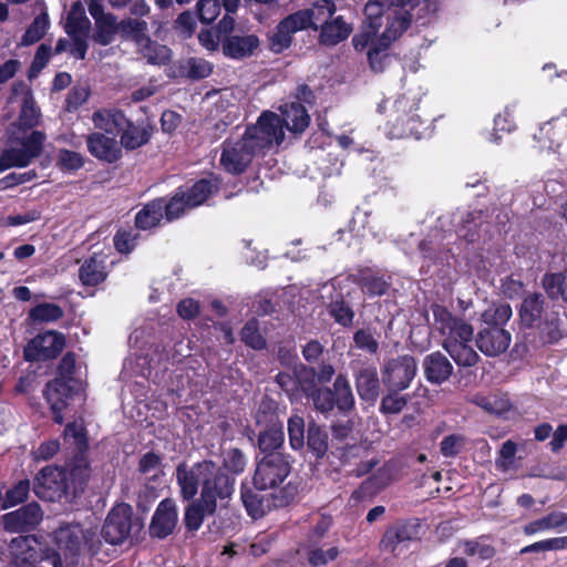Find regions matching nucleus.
I'll use <instances>...</instances> for the list:
<instances>
[{
  "label": "nucleus",
  "instance_id": "obj_5",
  "mask_svg": "<svg viewBox=\"0 0 567 567\" xmlns=\"http://www.w3.org/2000/svg\"><path fill=\"white\" fill-rule=\"evenodd\" d=\"M244 138L256 154L280 145L285 140L281 117L270 111L262 112L257 123L246 130Z\"/></svg>",
  "mask_w": 567,
  "mask_h": 567
},
{
  "label": "nucleus",
  "instance_id": "obj_41",
  "mask_svg": "<svg viewBox=\"0 0 567 567\" xmlns=\"http://www.w3.org/2000/svg\"><path fill=\"white\" fill-rule=\"evenodd\" d=\"M473 402L489 413L503 415L512 408L505 394L475 395Z\"/></svg>",
  "mask_w": 567,
  "mask_h": 567
},
{
  "label": "nucleus",
  "instance_id": "obj_9",
  "mask_svg": "<svg viewBox=\"0 0 567 567\" xmlns=\"http://www.w3.org/2000/svg\"><path fill=\"white\" fill-rule=\"evenodd\" d=\"M290 473V462L282 453L266 454L255 471L254 484L258 488H276Z\"/></svg>",
  "mask_w": 567,
  "mask_h": 567
},
{
  "label": "nucleus",
  "instance_id": "obj_18",
  "mask_svg": "<svg viewBox=\"0 0 567 567\" xmlns=\"http://www.w3.org/2000/svg\"><path fill=\"white\" fill-rule=\"evenodd\" d=\"M417 530L411 524H395L389 527L381 540V547L384 551L395 556L402 554L409 546V543L415 539Z\"/></svg>",
  "mask_w": 567,
  "mask_h": 567
},
{
  "label": "nucleus",
  "instance_id": "obj_48",
  "mask_svg": "<svg viewBox=\"0 0 567 567\" xmlns=\"http://www.w3.org/2000/svg\"><path fill=\"white\" fill-rule=\"evenodd\" d=\"M543 286L551 299L561 297L567 301V275L549 274L543 278Z\"/></svg>",
  "mask_w": 567,
  "mask_h": 567
},
{
  "label": "nucleus",
  "instance_id": "obj_58",
  "mask_svg": "<svg viewBox=\"0 0 567 567\" xmlns=\"http://www.w3.org/2000/svg\"><path fill=\"white\" fill-rule=\"evenodd\" d=\"M58 166L64 171H78L84 164L83 156L74 151L60 150L56 156Z\"/></svg>",
  "mask_w": 567,
  "mask_h": 567
},
{
  "label": "nucleus",
  "instance_id": "obj_24",
  "mask_svg": "<svg viewBox=\"0 0 567 567\" xmlns=\"http://www.w3.org/2000/svg\"><path fill=\"white\" fill-rule=\"evenodd\" d=\"M357 392L361 400L374 403L380 393V381L377 369L363 365L354 374Z\"/></svg>",
  "mask_w": 567,
  "mask_h": 567
},
{
  "label": "nucleus",
  "instance_id": "obj_22",
  "mask_svg": "<svg viewBox=\"0 0 567 567\" xmlns=\"http://www.w3.org/2000/svg\"><path fill=\"white\" fill-rule=\"evenodd\" d=\"M256 420L258 424L262 422L269 423V427L261 431L258 437L260 451L267 454L277 453L276 450L282 445L285 439L282 426L276 422L274 413L261 416L260 412H258Z\"/></svg>",
  "mask_w": 567,
  "mask_h": 567
},
{
  "label": "nucleus",
  "instance_id": "obj_11",
  "mask_svg": "<svg viewBox=\"0 0 567 567\" xmlns=\"http://www.w3.org/2000/svg\"><path fill=\"white\" fill-rule=\"evenodd\" d=\"M417 370L413 357L403 355L390 360L382 371V380L388 390L403 391L410 386Z\"/></svg>",
  "mask_w": 567,
  "mask_h": 567
},
{
  "label": "nucleus",
  "instance_id": "obj_42",
  "mask_svg": "<svg viewBox=\"0 0 567 567\" xmlns=\"http://www.w3.org/2000/svg\"><path fill=\"white\" fill-rule=\"evenodd\" d=\"M138 51L150 64H166L171 59V50L166 45L152 41L150 38L138 47Z\"/></svg>",
  "mask_w": 567,
  "mask_h": 567
},
{
  "label": "nucleus",
  "instance_id": "obj_25",
  "mask_svg": "<svg viewBox=\"0 0 567 567\" xmlns=\"http://www.w3.org/2000/svg\"><path fill=\"white\" fill-rule=\"evenodd\" d=\"M221 45L226 56L240 60L255 52L259 47V39L255 34L229 35L223 40Z\"/></svg>",
  "mask_w": 567,
  "mask_h": 567
},
{
  "label": "nucleus",
  "instance_id": "obj_13",
  "mask_svg": "<svg viewBox=\"0 0 567 567\" xmlns=\"http://www.w3.org/2000/svg\"><path fill=\"white\" fill-rule=\"evenodd\" d=\"M256 155V152L243 136L240 140L226 141L224 143L220 164L227 172L240 174Z\"/></svg>",
  "mask_w": 567,
  "mask_h": 567
},
{
  "label": "nucleus",
  "instance_id": "obj_30",
  "mask_svg": "<svg viewBox=\"0 0 567 567\" xmlns=\"http://www.w3.org/2000/svg\"><path fill=\"white\" fill-rule=\"evenodd\" d=\"M106 276L105 258L97 254L86 259L79 269V278L84 286H97Z\"/></svg>",
  "mask_w": 567,
  "mask_h": 567
},
{
  "label": "nucleus",
  "instance_id": "obj_7",
  "mask_svg": "<svg viewBox=\"0 0 567 567\" xmlns=\"http://www.w3.org/2000/svg\"><path fill=\"white\" fill-rule=\"evenodd\" d=\"M141 524L133 519V508L124 503L115 505L107 514L101 535L111 545H120L133 533L138 532Z\"/></svg>",
  "mask_w": 567,
  "mask_h": 567
},
{
  "label": "nucleus",
  "instance_id": "obj_3",
  "mask_svg": "<svg viewBox=\"0 0 567 567\" xmlns=\"http://www.w3.org/2000/svg\"><path fill=\"white\" fill-rule=\"evenodd\" d=\"M183 499H193L200 489L199 498L207 509L226 506L235 489V480L213 461H202L193 465L181 463L175 472Z\"/></svg>",
  "mask_w": 567,
  "mask_h": 567
},
{
  "label": "nucleus",
  "instance_id": "obj_16",
  "mask_svg": "<svg viewBox=\"0 0 567 567\" xmlns=\"http://www.w3.org/2000/svg\"><path fill=\"white\" fill-rule=\"evenodd\" d=\"M85 141L90 154L100 161L114 163L122 156V148L115 136L93 132Z\"/></svg>",
  "mask_w": 567,
  "mask_h": 567
},
{
  "label": "nucleus",
  "instance_id": "obj_31",
  "mask_svg": "<svg viewBox=\"0 0 567 567\" xmlns=\"http://www.w3.org/2000/svg\"><path fill=\"white\" fill-rule=\"evenodd\" d=\"M66 473L69 487L74 492L81 488L91 476V467L87 456L84 452H78L73 460L63 468Z\"/></svg>",
  "mask_w": 567,
  "mask_h": 567
},
{
  "label": "nucleus",
  "instance_id": "obj_21",
  "mask_svg": "<svg viewBox=\"0 0 567 567\" xmlns=\"http://www.w3.org/2000/svg\"><path fill=\"white\" fill-rule=\"evenodd\" d=\"M176 523L175 502L166 498L158 504L151 522L150 532L155 537L164 538L173 533Z\"/></svg>",
  "mask_w": 567,
  "mask_h": 567
},
{
  "label": "nucleus",
  "instance_id": "obj_34",
  "mask_svg": "<svg viewBox=\"0 0 567 567\" xmlns=\"http://www.w3.org/2000/svg\"><path fill=\"white\" fill-rule=\"evenodd\" d=\"M340 554L337 546H321L319 543H307L305 557L310 567H323L336 560Z\"/></svg>",
  "mask_w": 567,
  "mask_h": 567
},
{
  "label": "nucleus",
  "instance_id": "obj_38",
  "mask_svg": "<svg viewBox=\"0 0 567 567\" xmlns=\"http://www.w3.org/2000/svg\"><path fill=\"white\" fill-rule=\"evenodd\" d=\"M333 400L342 412H349L354 406V395L346 375L339 374L333 383Z\"/></svg>",
  "mask_w": 567,
  "mask_h": 567
},
{
  "label": "nucleus",
  "instance_id": "obj_33",
  "mask_svg": "<svg viewBox=\"0 0 567 567\" xmlns=\"http://www.w3.org/2000/svg\"><path fill=\"white\" fill-rule=\"evenodd\" d=\"M121 148L136 150L146 144L151 138V131L147 125L134 124L127 118V125L121 130Z\"/></svg>",
  "mask_w": 567,
  "mask_h": 567
},
{
  "label": "nucleus",
  "instance_id": "obj_32",
  "mask_svg": "<svg viewBox=\"0 0 567 567\" xmlns=\"http://www.w3.org/2000/svg\"><path fill=\"white\" fill-rule=\"evenodd\" d=\"M351 32V24L347 23L342 17H337L321 25L319 42L324 45H336L346 40Z\"/></svg>",
  "mask_w": 567,
  "mask_h": 567
},
{
  "label": "nucleus",
  "instance_id": "obj_43",
  "mask_svg": "<svg viewBox=\"0 0 567 567\" xmlns=\"http://www.w3.org/2000/svg\"><path fill=\"white\" fill-rule=\"evenodd\" d=\"M512 308L507 303L493 305L481 315V320L486 327H501L511 319Z\"/></svg>",
  "mask_w": 567,
  "mask_h": 567
},
{
  "label": "nucleus",
  "instance_id": "obj_36",
  "mask_svg": "<svg viewBox=\"0 0 567 567\" xmlns=\"http://www.w3.org/2000/svg\"><path fill=\"white\" fill-rule=\"evenodd\" d=\"M164 217V199L158 198L146 204L135 217L136 226L141 229H150L156 226Z\"/></svg>",
  "mask_w": 567,
  "mask_h": 567
},
{
  "label": "nucleus",
  "instance_id": "obj_52",
  "mask_svg": "<svg viewBox=\"0 0 567 567\" xmlns=\"http://www.w3.org/2000/svg\"><path fill=\"white\" fill-rule=\"evenodd\" d=\"M187 209L190 207L186 200V192L181 188L176 190L168 203L164 200L165 217L169 221L179 218Z\"/></svg>",
  "mask_w": 567,
  "mask_h": 567
},
{
  "label": "nucleus",
  "instance_id": "obj_27",
  "mask_svg": "<svg viewBox=\"0 0 567 567\" xmlns=\"http://www.w3.org/2000/svg\"><path fill=\"white\" fill-rule=\"evenodd\" d=\"M547 530L567 533V513L551 512L544 517L527 523L523 527V533L526 536H533Z\"/></svg>",
  "mask_w": 567,
  "mask_h": 567
},
{
  "label": "nucleus",
  "instance_id": "obj_40",
  "mask_svg": "<svg viewBox=\"0 0 567 567\" xmlns=\"http://www.w3.org/2000/svg\"><path fill=\"white\" fill-rule=\"evenodd\" d=\"M481 212H470L465 216H462L457 226V235L467 241H475L480 238L478 230L483 226Z\"/></svg>",
  "mask_w": 567,
  "mask_h": 567
},
{
  "label": "nucleus",
  "instance_id": "obj_46",
  "mask_svg": "<svg viewBox=\"0 0 567 567\" xmlns=\"http://www.w3.org/2000/svg\"><path fill=\"white\" fill-rule=\"evenodd\" d=\"M96 32L94 34V39L97 43L102 45L110 44L116 32H120V22L116 21V18L113 14H107V17L103 19H99L95 21Z\"/></svg>",
  "mask_w": 567,
  "mask_h": 567
},
{
  "label": "nucleus",
  "instance_id": "obj_54",
  "mask_svg": "<svg viewBox=\"0 0 567 567\" xmlns=\"http://www.w3.org/2000/svg\"><path fill=\"white\" fill-rule=\"evenodd\" d=\"M400 392L388 390V394L382 398L380 404V411L383 414H398L404 409L409 398Z\"/></svg>",
  "mask_w": 567,
  "mask_h": 567
},
{
  "label": "nucleus",
  "instance_id": "obj_45",
  "mask_svg": "<svg viewBox=\"0 0 567 567\" xmlns=\"http://www.w3.org/2000/svg\"><path fill=\"white\" fill-rule=\"evenodd\" d=\"M217 509H207L204 502L198 498L188 504L185 512V524L188 529L197 530L207 515H213Z\"/></svg>",
  "mask_w": 567,
  "mask_h": 567
},
{
  "label": "nucleus",
  "instance_id": "obj_62",
  "mask_svg": "<svg viewBox=\"0 0 567 567\" xmlns=\"http://www.w3.org/2000/svg\"><path fill=\"white\" fill-rule=\"evenodd\" d=\"M223 464L228 471L239 474L246 467V458L240 450L229 449L224 452Z\"/></svg>",
  "mask_w": 567,
  "mask_h": 567
},
{
  "label": "nucleus",
  "instance_id": "obj_8",
  "mask_svg": "<svg viewBox=\"0 0 567 567\" xmlns=\"http://www.w3.org/2000/svg\"><path fill=\"white\" fill-rule=\"evenodd\" d=\"M45 135L33 131L6 148L0 155V172L11 167L28 166L42 151Z\"/></svg>",
  "mask_w": 567,
  "mask_h": 567
},
{
  "label": "nucleus",
  "instance_id": "obj_37",
  "mask_svg": "<svg viewBox=\"0 0 567 567\" xmlns=\"http://www.w3.org/2000/svg\"><path fill=\"white\" fill-rule=\"evenodd\" d=\"M544 311V299L540 293H530L522 302L519 316L522 322L530 327L540 319Z\"/></svg>",
  "mask_w": 567,
  "mask_h": 567
},
{
  "label": "nucleus",
  "instance_id": "obj_50",
  "mask_svg": "<svg viewBox=\"0 0 567 567\" xmlns=\"http://www.w3.org/2000/svg\"><path fill=\"white\" fill-rule=\"evenodd\" d=\"M30 319L37 322H53L63 317V310L54 303H40L29 312Z\"/></svg>",
  "mask_w": 567,
  "mask_h": 567
},
{
  "label": "nucleus",
  "instance_id": "obj_57",
  "mask_svg": "<svg viewBox=\"0 0 567 567\" xmlns=\"http://www.w3.org/2000/svg\"><path fill=\"white\" fill-rule=\"evenodd\" d=\"M289 442L293 450H299L305 444V421L299 415H292L288 420Z\"/></svg>",
  "mask_w": 567,
  "mask_h": 567
},
{
  "label": "nucleus",
  "instance_id": "obj_35",
  "mask_svg": "<svg viewBox=\"0 0 567 567\" xmlns=\"http://www.w3.org/2000/svg\"><path fill=\"white\" fill-rule=\"evenodd\" d=\"M91 22L85 16V10L80 1L72 4L65 22V32L69 35L80 34L87 35Z\"/></svg>",
  "mask_w": 567,
  "mask_h": 567
},
{
  "label": "nucleus",
  "instance_id": "obj_28",
  "mask_svg": "<svg viewBox=\"0 0 567 567\" xmlns=\"http://www.w3.org/2000/svg\"><path fill=\"white\" fill-rule=\"evenodd\" d=\"M423 369L430 382L440 384L452 374L453 365L443 353L436 351L424 358Z\"/></svg>",
  "mask_w": 567,
  "mask_h": 567
},
{
  "label": "nucleus",
  "instance_id": "obj_49",
  "mask_svg": "<svg viewBox=\"0 0 567 567\" xmlns=\"http://www.w3.org/2000/svg\"><path fill=\"white\" fill-rule=\"evenodd\" d=\"M307 444L317 457H322L328 450V435L320 426L312 423L308 427Z\"/></svg>",
  "mask_w": 567,
  "mask_h": 567
},
{
  "label": "nucleus",
  "instance_id": "obj_56",
  "mask_svg": "<svg viewBox=\"0 0 567 567\" xmlns=\"http://www.w3.org/2000/svg\"><path fill=\"white\" fill-rule=\"evenodd\" d=\"M64 440L72 442L78 452H84L87 447L85 431L82 423H69L63 432Z\"/></svg>",
  "mask_w": 567,
  "mask_h": 567
},
{
  "label": "nucleus",
  "instance_id": "obj_17",
  "mask_svg": "<svg viewBox=\"0 0 567 567\" xmlns=\"http://www.w3.org/2000/svg\"><path fill=\"white\" fill-rule=\"evenodd\" d=\"M12 102H17L20 106L19 125L23 128H32L40 122L41 112L37 106L34 97L30 89L24 84L14 85Z\"/></svg>",
  "mask_w": 567,
  "mask_h": 567
},
{
  "label": "nucleus",
  "instance_id": "obj_15",
  "mask_svg": "<svg viewBox=\"0 0 567 567\" xmlns=\"http://www.w3.org/2000/svg\"><path fill=\"white\" fill-rule=\"evenodd\" d=\"M512 341L511 333L501 327H484L476 336V346L487 357L504 353Z\"/></svg>",
  "mask_w": 567,
  "mask_h": 567
},
{
  "label": "nucleus",
  "instance_id": "obj_1",
  "mask_svg": "<svg viewBox=\"0 0 567 567\" xmlns=\"http://www.w3.org/2000/svg\"><path fill=\"white\" fill-rule=\"evenodd\" d=\"M364 16V30L354 35L352 42L358 51L368 49L371 69L382 72L391 60L386 53L388 48L401 37L414 18L396 8L384 9V2L380 0H369Z\"/></svg>",
  "mask_w": 567,
  "mask_h": 567
},
{
  "label": "nucleus",
  "instance_id": "obj_19",
  "mask_svg": "<svg viewBox=\"0 0 567 567\" xmlns=\"http://www.w3.org/2000/svg\"><path fill=\"white\" fill-rule=\"evenodd\" d=\"M43 513L35 503L28 504L3 516L4 528L18 533L34 528L42 519Z\"/></svg>",
  "mask_w": 567,
  "mask_h": 567
},
{
  "label": "nucleus",
  "instance_id": "obj_55",
  "mask_svg": "<svg viewBox=\"0 0 567 567\" xmlns=\"http://www.w3.org/2000/svg\"><path fill=\"white\" fill-rule=\"evenodd\" d=\"M48 27L49 20L47 14H40L27 29L24 35L22 37L21 44L30 45L38 42L45 34Z\"/></svg>",
  "mask_w": 567,
  "mask_h": 567
},
{
  "label": "nucleus",
  "instance_id": "obj_26",
  "mask_svg": "<svg viewBox=\"0 0 567 567\" xmlns=\"http://www.w3.org/2000/svg\"><path fill=\"white\" fill-rule=\"evenodd\" d=\"M265 488H258L255 484L241 485L240 497L250 517L254 519L262 517L271 507L269 497L261 493Z\"/></svg>",
  "mask_w": 567,
  "mask_h": 567
},
{
  "label": "nucleus",
  "instance_id": "obj_51",
  "mask_svg": "<svg viewBox=\"0 0 567 567\" xmlns=\"http://www.w3.org/2000/svg\"><path fill=\"white\" fill-rule=\"evenodd\" d=\"M138 470L148 480H155L164 474L162 458L153 452H147L141 457Z\"/></svg>",
  "mask_w": 567,
  "mask_h": 567
},
{
  "label": "nucleus",
  "instance_id": "obj_23",
  "mask_svg": "<svg viewBox=\"0 0 567 567\" xmlns=\"http://www.w3.org/2000/svg\"><path fill=\"white\" fill-rule=\"evenodd\" d=\"M92 122L97 132L116 137V134L127 125V117L120 110L102 109L93 113Z\"/></svg>",
  "mask_w": 567,
  "mask_h": 567
},
{
  "label": "nucleus",
  "instance_id": "obj_10",
  "mask_svg": "<svg viewBox=\"0 0 567 567\" xmlns=\"http://www.w3.org/2000/svg\"><path fill=\"white\" fill-rule=\"evenodd\" d=\"M68 489L70 487L63 468L47 466L34 478L33 491L41 499L54 502Z\"/></svg>",
  "mask_w": 567,
  "mask_h": 567
},
{
  "label": "nucleus",
  "instance_id": "obj_39",
  "mask_svg": "<svg viewBox=\"0 0 567 567\" xmlns=\"http://www.w3.org/2000/svg\"><path fill=\"white\" fill-rule=\"evenodd\" d=\"M218 189L215 178L200 179L186 192V200L190 208L202 205L214 192Z\"/></svg>",
  "mask_w": 567,
  "mask_h": 567
},
{
  "label": "nucleus",
  "instance_id": "obj_61",
  "mask_svg": "<svg viewBox=\"0 0 567 567\" xmlns=\"http://www.w3.org/2000/svg\"><path fill=\"white\" fill-rule=\"evenodd\" d=\"M196 9L198 18L203 23H212L220 13L218 0H199Z\"/></svg>",
  "mask_w": 567,
  "mask_h": 567
},
{
  "label": "nucleus",
  "instance_id": "obj_44",
  "mask_svg": "<svg viewBox=\"0 0 567 567\" xmlns=\"http://www.w3.org/2000/svg\"><path fill=\"white\" fill-rule=\"evenodd\" d=\"M146 31L147 23L143 20L127 18L120 22V33L133 39L137 47L148 39Z\"/></svg>",
  "mask_w": 567,
  "mask_h": 567
},
{
  "label": "nucleus",
  "instance_id": "obj_20",
  "mask_svg": "<svg viewBox=\"0 0 567 567\" xmlns=\"http://www.w3.org/2000/svg\"><path fill=\"white\" fill-rule=\"evenodd\" d=\"M74 385L63 381L62 379H54L49 382L44 390V398L50 405L53 420L55 423L63 422V410L68 405V400L71 398Z\"/></svg>",
  "mask_w": 567,
  "mask_h": 567
},
{
  "label": "nucleus",
  "instance_id": "obj_6",
  "mask_svg": "<svg viewBox=\"0 0 567 567\" xmlns=\"http://www.w3.org/2000/svg\"><path fill=\"white\" fill-rule=\"evenodd\" d=\"M417 109V100L413 96H401L392 102L388 136L390 138H404L414 136L419 138V118L413 111Z\"/></svg>",
  "mask_w": 567,
  "mask_h": 567
},
{
  "label": "nucleus",
  "instance_id": "obj_2",
  "mask_svg": "<svg viewBox=\"0 0 567 567\" xmlns=\"http://www.w3.org/2000/svg\"><path fill=\"white\" fill-rule=\"evenodd\" d=\"M56 550L44 547L34 536H18L10 542L17 567H74L87 535L79 524H68L54 532Z\"/></svg>",
  "mask_w": 567,
  "mask_h": 567
},
{
  "label": "nucleus",
  "instance_id": "obj_29",
  "mask_svg": "<svg viewBox=\"0 0 567 567\" xmlns=\"http://www.w3.org/2000/svg\"><path fill=\"white\" fill-rule=\"evenodd\" d=\"M282 114L281 123H285L287 130L291 133H302L310 123V116L303 105L291 102L280 106Z\"/></svg>",
  "mask_w": 567,
  "mask_h": 567
},
{
  "label": "nucleus",
  "instance_id": "obj_14",
  "mask_svg": "<svg viewBox=\"0 0 567 567\" xmlns=\"http://www.w3.org/2000/svg\"><path fill=\"white\" fill-rule=\"evenodd\" d=\"M64 347V337L56 331H47L34 337L24 348L28 361H40L56 357Z\"/></svg>",
  "mask_w": 567,
  "mask_h": 567
},
{
  "label": "nucleus",
  "instance_id": "obj_4",
  "mask_svg": "<svg viewBox=\"0 0 567 567\" xmlns=\"http://www.w3.org/2000/svg\"><path fill=\"white\" fill-rule=\"evenodd\" d=\"M433 331L441 337L442 348L460 367H473L480 355L472 346L474 329L471 323L440 305L432 306Z\"/></svg>",
  "mask_w": 567,
  "mask_h": 567
},
{
  "label": "nucleus",
  "instance_id": "obj_12",
  "mask_svg": "<svg viewBox=\"0 0 567 567\" xmlns=\"http://www.w3.org/2000/svg\"><path fill=\"white\" fill-rule=\"evenodd\" d=\"M310 13L299 10L281 20L270 37L271 50L281 52L292 42V35L307 28H311Z\"/></svg>",
  "mask_w": 567,
  "mask_h": 567
},
{
  "label": "nucleus",
  "instance_id": "obj_60",
  "mask_svg": "<svg viewBox=\"0 0 567 567\" xmlns=\"http://www.w3.org/2000/svg\"><path fill=\"white\" fill-rule=\"evenodd\" d=\"M463 553L468 556H477L481 559H489L495 555V548L480 540H466L462 544Z\"/></svg>",
  "mask_w": 567,
  "mask_h": 567
},
{
  "label": "nucleus",
  "instance_id": "obj_47",
  "mask_svg": "<svg viewBox=\"0 0 567 567\" xmlns=\"http://www.w3.org/2000/svg\"><path fill=\"white\" fill-rule=\"evenodd\" d=\"M310 13L311 28L318 29L324 22H329L330 18L336 11V6L331 0H318L313 3L312 8L305 9Z\"/></svg>",
  "mask_w": 567,
  "mask_h": 567
},
{
  "label": "nucleus",
  "instance_id": "obj_59",
  "mask_svg": "<svg viewBox=\"0 0 567 567\" xmlns=\"http://www.w3.org/2000/svg\"><path fill=\"white\" fill-rule=\"evenodd\" d=\"M309 396L315 408L322 413L331 411L334 406L333 393L329 388L316 389Z\"/></svg>",
  "mask_w": 567,
  "mask_h": 567
},
{
  "label": "nucleus",
  "instance_id": "obj_63",
  "mask_svg": "<svg viewBox=\"0 0 567 567\" xmlns=\"http://www.w3.org/2000/svg\"><path fill=\"white\" fill-rule=\"evenodd\" d=\"M243 341L254 348L262 349L266 346V341L262 336L258 332V326L256 321H248L241 330Z\"/></svg>",
  "mask_w": 567,
  "mask_h": 567
},
{
  "label": "nucleus",
  "instance_id": "obj_53",
  "mask_svg": "<svg viewBox=\"0 0 567 567\" xmlns=\"http://www.w3.org/2000/svg\"><path fill=\"white\" fill-rule=\"evenodd\" d=\"M567 549V536L547 538L534 544L527 545L520 549V554L538 553V551H557Z\"/></svg>",
  "mask_w": 567,
  "mask_h": 567
},
{
  "label": "nucleus",
  "instance_id": "obj_64",
  "mask_svg": "<svg viewBox=\"0 0 567 567\" xmlns=\"http://www.w3.org/2000/svg\"><path fill=\"white\" fill-rule=\"evenodd\" d=\"M186 72L192 79H204L213 72V65L204 59L192 58L187 61Z\"/></svg>",
  "mask_w": 567,
  "mask_h": 567
}]
</instances>
